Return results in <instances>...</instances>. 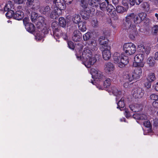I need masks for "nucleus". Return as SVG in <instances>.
Masks as SVG:
<instances>
[{"instance_id": "nucleus-1", "label": "nucleus", "mask_w": 158, "mask_h": 158, "mask_svg": "<svg viewBox=\"0 0 158 158\" xmlns=\"http://www.w3.org/2000/svg\"><path fill=\"white\" fill-rule=\"evenodd\" d=\"M98 49L97 41L92 40L88 42L86 48H85L82 52V56L84 61L82 63L87 68H89L93 65L99 59V55L96 54L93 57V54Z\"/></svg>"}, {"instance_id": "nucleus-2", "label": "nucleus", "mask_w": 158, "mask_h": 158, "mask_svg": "<svg viewBox=\"0 0 158 158\" xmlns=\"http://www.w3.org/2000/svg\"><path fill=\"white\" fill-rule=\"evenodd\" d=\"M140 53L136 55L134 57L133 65L135 67H143L144 65L143 62L145 54L148 55L151 50V48L148 46H144L143 45H139L138 48Z\"/></svg>"}, {"instance_id": "nucleus-3", "label": "nucleus", "mask_w": 158, "mask_h": 158, "mask_svg": "<svg viewBox=\"0 0 158 158\" xmlns=\"http://www.w3.org/2000/svg\"><path fill=\"white\" fill-rule=\"evenodd\" d=\"M100 0H81V5L85 9L81 13L84 19H87L90 13V10L88 7L89 5L92 7H98Z\"/></svg>"}, {"instance_id": "nucleus-4", "label": "nucleus", "mask_w": 158, "mask_h": 158, "mask_svg": "<svg viewBox=\"0 0 158 158\" xmlns=\"http://www.w3.org/2000/svg\"><path fill=\"white\" fill-rule=\"evenodd\" d=\"M91 73L93 78L95 79L94 81H99L105 80L104 82L103 85L105 88H108L110 85L111 80L110 78H106L103 73L100 71H98L94 69L91 70Z\"/></svg>"}, {"instance_id": "nucleus-5", "label": "nucleus", "mask_w": 158, "mask_h": 158, "mask_svg": "<svg viewBox=\"0 0 158 158\" xmlns=\"http://www.w3.org/2000/svg\"><path fill=\"white\" fill-rule=\"evenodd\" d=\"M134 14L131 13L127 15L126 17L125 22H124L123 27L125 29H127L130 31H132L134 33L136 30V26L131 25V21L134 19Z\"/></svg>"}, {"instance_id": "nucleus-6", "label": "nucleus", "mask_w": 158, "mask_h": 158, "mask_svg": "<svg viewBox=\"0 0 158 158\" xmlns=\"http://www.w3.org/2000/svg\"><path fill=\"white\" fill-rule=\"evenodd\" d=\"M123 51L128 55H131L134 54L136 51V46L132 43L125 44L123 46Z\"/></svg>"}, {"instance_id": "nucleus-7", "label": "nucleus", "mask_w": 158, "mask_h": 158, "mask_svg": "<svg viewBox=\"0 0 158 158\" xmlns=\"http://www.w3.org/2000/svg\"><path fill=\"white\" fill-rule=\"evenodd\" d=\"M56 5V2L55 3L54 1L53 5L52 7L53 10L52 11L50 15V18L52 19H56L61 15L62 13L61 10L57 6H55Z\"/></svg>"}, {"instance_id": "nucleus-8", "label": "nucleus", "mask_w": 158, "mask_h": 158, "mask_svg": "<svg viewBox=\"0 0 158 158\" xmlns=\"http://www.w3.org/2000/svg\"><path fill=\"white\" fill-rule=\"evenodd\" d=\"M118 61L116 63L118 64V66L120 68H122L128 63L129 59L127 56H125L124 54L122 53Z\"/></svg>"}, {"instance_id": "nucleus-9", "label": "nucleus", "mask_w": 158, "mask_h": 158, "mask_svg": "<svg viewBox=\"0 0 158 158\" xmlns=\"http://www.w3.org/2000/svg\"><path fill=\"white\" fill-rule=\"evenodd\" d=\"M114 7L111 4H107L106 10L112 18L114 19H117L118 16L115 10H114Z\"/></svg>"}, {"instance_id": "nucleus-10", "label": "nucleus", "mask_w": 158, "mask_h": 158, "mask_svg": "<svg viewBox=\"0 0 158 158\" xmlns=\"http://www.w3.org/2000/svg\"><path fill=\"white\" fill-rule=\"evenodd\" d=\"M133 80L131 74H127L123 76V81L124 82V86L125 88L128 87L129 83L132 81Z\"/></svg>"}, {"instance_id": "nucleus-11", "label": "nucleus", "mask_w": 158, "mask_h": 158, "mask_svg": "<svg viewBox=\"0 0 158 158\" xmlns=\"http://www.w3.org/2000/svg\"><path fill=\"white\" fill-rule=\"evenodd\" d=\"M132 94L135 98H140L143 95V90L140 88H135L132 91Z\"/></svg>"}, {"instance_id": "nucleus-12", "label": "nucleus", "mask_w": 158, "mask_h": 158, "mask_svg": "<svg viewBox=\"0 0 158 158\" xmlns=\"http://www.w3.org/2000/svg\"><path fill=\"white\" fill-rule=\"evenodd\" d=\"M115 69L113 64L111 62H108L105 64L104 70L107 73L111 74L112 73Z\"/></svg>"}, {"instance_id": "nucleus-13", "label": "nucleus", "mask_w": 158, "mask_h": 158, "mask_svg": "<svg viewBox=\"0 0 158 158\" xmlns=\"http://www.w3.org/2000/svg\"><path fill=\"white\" fill-rule=\"evenodd\" d=\"M142 73V70L140 68H136L132 72L131 74L133 80L139 79L141 76Z\"/></svg>"}, {"instance_id": "nucleus-14", "label": "nucleus", "mask_w": 158, "mask_h": 158, "mask_svg": "<svg viewBox=\"0 0 158 158\" xmlns=\"http://www.w3.org/2000/svg\"><path fill=\"white\" fill-rule=\"evenodd\" d=\"M98 40L100 44L102 45V49H104L106 48H110V46L108 45V40L105 38V36H101L99 39Z\"/></svg>"}, {"instance_id": "nucleus-15", "label": "nucleus", "mask_w": 158, "mask_h": 158, "mask_svg": "<svg viewBox=\"0 0 158 158\" xmlns=\"http://www.w3.org/2000/svg\"><path fill=\"white\" fill-rule=\"evenodd\" d=\"M110 48H105L102 51V54L103 59L105 60H108L111 57V53L110 51Z\"/></svg>"}, {"instance_id": "nucleus-16", "label": "nucleus", "mask_w": 158, "mask_h": 158, "mask_svg": "<svg viewBox=\"0 0 158 158\" xmlns=\"http://www.w3.org/2000/svg\"><path fill=\"white\" fill-rule=\"evenodd\" d=\"M142 106L139 104H131L129 105L131 110L133 112H138L141 110Z\"/></svg>"}, {"instance_id": "nucleus-17", "label": "nucleus", "mask_w": 158, "mask_h": 158, "mask_svg": "<svg viewBox=\"0 0 158 158\" xmlns=\"http://www.w3.org/2000/svg\"><path fill=\"white\" fill-rule=\"evenodd\" d=\"M24 16V13L21 10H17L14 15V18L18 20L22 19Z\"/></svg>"}, {"instance_id": "nucleus-18", "label": "nucleus", "mask_w": 158, "mask_h": 158, "mask_svg": "<svg viewBox=\"0 0 158 158\" xmlns=\"http://www.w3.org/2000/svg\"><path fill=\"white\" fill-rule=\"evenodd\" d=\"M133 117L135 119L141 120L147 119L148 117L145 114H135L133 115Z\"/></svg>"}, {"instance_id": "nucleus-19", "label": "nucleus", "mask_w": 158, "mask_h": 158, "mask_svg": "<svg viewBox=\"0 0 158 158\" xmlns=\"http://www.w3.org/2000/svg\"><path fill=\"white\" fill-rule=\"evenodd\" d=\"M111 92L113 94L116 96V100H118L122 94L121 91L118 90L114 86L111 88Z\"/></svg>"}, {"instance_id": "nucleus-20", "label": "nucleus", "mask_w": 158, "mask_h": 158, "mask_svg": "<svg viewBox=\"0 0 158 158\" xmlns=\"http://www.w3.org/2000/svg\"><path fill=\"white\" fill-rule=\"evenodd\" d=\"M51 9L48 6H46L41 7L39 8V11L41 13L45 14L48 15L50 12Z\"/></svg>"}, {"instance_id": "nucleus-21", "label": "nucleus", "mask_w": 158, "mask_h": 158, "mask_svg": "<svg viewBox=\"0 0 158 158\" xmlns=\"http://www.w3.org/2000/svg\"><path fill=\"white\" fill-rule=\"evenodd\" d=\"M25 27L27 30L30 33H32L35 29L34 25L31 23L26 25Z\"/></svg>"}, {"instance_id": "nucleus-22", "label": "nucleus", "mask_w": 158, "mask_h": 158, "mask_svg": "<svg viewBox=\"0 0 158 158\" xmlns=\"http://www.w3.org/2000/svg\"><path fill=\"white\" fill-rule=\"evenodd\" d=\"M147 81L150 82L153 81L156 79L155 74L152 73H149L147 77Z\"/></svg>"}, {"instance_id": "nucleus-23", "label": "nucleus", "mask_w": 158, "mask_h": 158, "mask_svg": "<svg viewBox=\"0 0 158 158\" xmlns=\"http://www.w3.org/2000/svg\"><path fill=\"white\" fill-rule=\"evenodd\" d=\"M13 8V5L12 2L8 1L5 7L4 10L6 11L7 10H12L11 9Z\"/></svg>"}, {"instance_id": "nucleus-24", "label": "nucleus", "mask_w": 158, "mask_h": 158, "mask_svg": "<svg viewBox=\"0 0 158 158\" xmlns=\"http://www.w3.org/2000/svg\"><path fill=\"white\" fill-rule=\"evenodd\" d=\"M79 31L78 30H75L74 32L72 38L73 41L75 42H78L79 41Z\"/></svg>"}, {"instance_id": "nucleus-25", "label": "nucleus", "mask_w": 158, "mask_h": 158, "mask_svg": "<svg viewBox=\"0 0 158 158\" xmlns=\"http://www.w3.org/2000/svg\"><path fill=\"white\" fill-rule=\"evenodd\" d=\"M117 108H119L121 110V108H123L125 106V103L124 102V98H121L120 100L117 103Z\"/></svg>"}, {"instance_id": "nucleus-26", "label": "nucleus", "mask_w": 158, "mask_h": 158, "mask_svg": "<svg viewBox=\"0 0 158 158\" xmlns=\"http://www.w3.org/2000/svg\"><path fill=\"white\" fill-rule=\"evenodd\" d=\"M121 56V54L117 52L114 53L113 56V59L114 62L116 63L117 62L119 61V59L120 58Z\"/></svg>"}, {"instance_id": "nucleus-27", "label": "nucleus", "mask_w": 158, "mask_h": 158, "mask_svg": "<svg viewBox=\"0 0 158 158\" xmlns=\"http://www.w3.org/2000/svg\"><path fill=\"white\" fill-rule=\"evenodd\" d=\"M116 10L117 12L119 13H123L127 10L124 7L120 6H118L116 7Z\"/></svg>"}, {"instance_id": "nucleus-28", "label": "nucleus", "mask_w": 158, "mask_h": 158, "mask_svg": "<svg viewBox=\"0 0 158 158\" xmlns=\"http://www.w3.org/2000/svg\"><path fill=\"white\" fill-rule=\"evenodd\" d=\"M59 21V25L61 27H64L65 26L66 23V21L63 17L60 18Z\"/></svg>"}, {"instance_id": "nucleus-29", "label": "nucleus", "mask_w": 158, "mask_h": 158, "mask_svg": "<svg viewBox=\"0 0 158 158\" xmlns=\"http://www.w3.org/2000/svg\"><path fill=\"white\" fill-rule=\"evenodd\" d=\"M99 6L100 9L103 11H105L106 10V4L105 2H101V1L100 0V2L99 3Z\"/></svg>"}, {"instance_id": "nucleus-30", "label": "nucleus", "mask_w": 158, "mask_h": 158, "mask_svg": "<svg viewBox=\"0 0 158 158\" xmlns=\"http://www.w3.org/2000/svg\"><path fill=\"white\" fill-rule=\"evenodd\" d=\"M142 7L146 11H148L150 10V5L147 2H144L141 4Z\"/></svg>"}, {"instance_id": "nucleus-31", "label": "nucleus", "mask_w": 158, "mask_h": 158, "mask_svg": "<svg viewBox=\"0 0 158 158\" xmlns=\"http://www.w3.org/2000/svg\"><path fill=\"white\" fill-rule=\"evenodd\" d=\"M38 15L37 13L35 12H32L31 15V21L33 22H35L37 20Z\"/></svg>"}, {"instance_id": "nucleus-32", "label": "nucleus", "mask_w": 158, "mask_h": 158, "mask_svg": "<svg viewBox=\"0 0 158 158\" xmlns=\"http://www.w3.org/2000/svg\"><path fill=\"white\" fill-rule=\"evenodd\" d=\"M82 32L85 31L86 30L85 23V22H80V29Z\"/></svg>"}, {"instance_id": "nucleus-33", "label": "nucleus", "mask_w": 158, "mask_h": 158, "mask_svg": "<svg viewBox=\"0 0 158 158\" xmlns=\"http://www.w3.org/2000/svg\"><path fill=\"white\" fill-rule=\"evenodd\" d=\"M7 12L6 14V16L8 18H10L12 17L14 18V12L12 10H7Z\"/></svg>"}, {"instance_id": "nucleus-34", "label": "nucleus", "mask_w": 158, "mask_h": 158, "mask_svg": "<svg viewBox=\"0 0 158 158\" xmlns=\"http://www.w3.org/2000/svg\"><path fill=\"white\" fill-rule=\"evenodd\" d=\"M154 60L153 59L152 57H150L148 58L147 60L148 64L150 66H153L154 64Z\"/></svg>"}, {"instance_id": "nucleus-35", "label": "nucleus", "mask_w": 158, "mask_h": 158, "mask_svg": "<svg viewBox=\"0 0 158 158\" xmlns=\"http://www.w3.org/2000/svg\"><path fill=\"white\" fill-rule=\"evenodd\" d=\"M134 21L136 24H138L140 23L142 21L139 17L138 15H135L134 14Z\"/></svg>"}, {"instance_id": "nucleus-36", "label": "nucleus", "mask_w": 158, "mask_h": 158, "mask_svg": "<svg viewBox=\"0 0 158 158\" xmlns=\"http://www.w3.org/2000/svg\"><path fill=\"white\" fill-rule=\"evenodd\" d=\"M150 118L149 117L148 118V120L146 121H145L143 123V125L144 126H145V127H147L149 128L151 127L152 126V124H151V120H150L151 119V118Z\"/></svg>"}, {"instance_id": "nucleus-37", "label": "nucleus", "mask_w": 158, "mask_h": 158, "mask_svg": "<svg viewBox=\"0 0 158 158\" xmlns=\"http://www.w3.org/2000/svg\"><path fill=\"white\" fill-rule=\"evenodd\" d=\"M151 124L154 127L158 126V119L157 118L153 119L151 118L150 119Z\"/></svg>"}, {"instance_id": "nucleus-38", "label": "nucleus", "mask_w": 158, "mask_h": 158, "mask_svg": "<svg viewBox=\"0 0 158 158\" xmlns=\"http://www.w3.org/2000/svg\"><path fill=\"white\" fill-rule=\"evenodd\" d=\"M79 15H76L73 17V22L76 24H77L78 27H79Z\"/></svg>"}, {"instance_id": "nucleus-39", "label": "nucleus", "mask_w": 158, "mask_h": 158, "mask_svg": "<svg viewBox=\"0 0 158 158\" xmlns=\"http://www.w3.org/2000/svg\"><path fill=\"white\" fill-rule=\"evenodd\" d=\"M53 35L55 39L56 37L59 38L60 35V32L59 31V30L53 31Z\"/></svg>"}, {"instance_id": "nucleus-40", "label": "nucleus", "mask_w": 158, "mask_h": 158, "mask_svg": "<svg viewBox=\"0 0 158 158\" xmlns=\"http://www.w3.org/2000/svg\"><path fill=\"white\" fill-rule=\"evenodd\" d=\"M127 29L128 30V31L130 33L129 34V37H130V38L132 40L134 39L135 38V35L136 34L137 30H136L135 33H134L132 31H129L128 30V29Z\"/></svg>"}, {"instance_id": "nucleus-41", "label": "nucleus", "mask_w": 158, "mask_h": 158, "mask_svg": "<svg viewBox=\"0 0 158 158\" xmlns=\"http://www.w3.org/2000/svg\"><path fill=\"white\" fill-rule=\"evenodd\" d=\"M91 37V34L90 32H87L83 35L84 40H87Z\"/></svg>"}, {"instance_id": "nucleus-42", "label": "nucleus", "mask_w": 158, "mask_h": 158, "mask_svg": "<svg viewBox=\"0 0 158 158\" xmlns=\"http://www.w3.org/2000/svg\"><path fill=\"white\" fill-rule=\"evenodd\" d=\"M52 27L53 29L54 30H57L58 29V24L57 22H53L52 24Z\"/></svg>"}, {"instance_id": "nucleus-43", "label": "nucleus", "mask_w": 158, "mask_h": 158, "mask_svg": "<svg viewBox=\"0 0 158 158\" xmlns=\"http://www.w3.org/2000/svg\"><path fill=\"white\" fill-rule=\"evenodd\" d=\"M158 30V26L155 25L152 28V32L154 34H156L157 33Z\"/></svg>"}, {"instance_id": "nucleus-44", "label": "nucleus", "mask_w": 158, "mask_h": 158, "mask_svg": "<svg viewBox=\"0 0 158 158\" xmlns=\"http://www.w3.org/2000/svg\"><path fill=\"white\" fill-rule=\"evenodd\" d=\"M138 15L140 18V19L141 20V21L143 20L146 17V14L144 13H141L138 14Z\"/></svg>"}, {"instance_id": "nucleus-45", "label": "nucleus", "mask_w": 158, "mask_h": 158, "mask_svg": "<svg viewBox=\"0 0 158 158\" xmlns=\"http://www.w3.org/2000/svg\"><path fill=\"white\" fill-rule=\"evenodd\" d=\"M150 98L152 100L156 101L158 100V95L152 94L150 95Z\"/></svg>"}, {"instance_id": "nucleus-46", "label": "nucleus", "mask_w": 158, "mask_h": 158, "mask_svg": "<svg viewBox=\"0 0 158 158\" xmlns=\"http://www.w3.org/2000/svg\"><path fill=\"white\" fill-rule=\"evenodd\" d=\"M122 4L125 6L124 7L127 10L129 7L128 4L127 0H123L122 2Z\"/></svg>"}, {"instance_id": "nucleus-47", "label": "nucleus", "mask_w": 158, "mask_h": 158, "mask_svg": "<svg viewBox=\"0 0 158 158\" xmlns=\"http://www.w3.org/2000/svg\"><path fill=\"white\" fill-rule=\"evenodd\" d=\"M68 44L69 47L71 49H73L74 47V45L73 43L71 41H69L68 42Z\"/></svg>"}, {"instance_id": "nucleus-48", "label": "nucleus", "mask_w": 158, "mask_h": 158, "mask_svg": "<svg viewBox=\"0 0 158 158\" xmlns=\"http://www.w3.org/2000/svg\"><path fill=\"white\" fill-rule=\"evenodd\" d=\"M34 1V0H27L26 5L27 6H31L33 5Z\"/></svg>"}, {"instance_id": "nucleus-49", "label": "nucleus", "mask_w": 158, "mask_h": 158, "mask_svg": "<svg viewBox=\"0 0 158 158\" xmlns=\"http://www.w3.org/2000/svg\"><path fill=\"white\" fill-rule=\"evenodd\" d=\"M35 36V39L37 41L40 40L43 38V36L39 34H37Z\"/></svg>"}, {"instance_id": "nucleus-50", "label": "nucleus", "mask_w": 158, "mask_h": 158, "mask_svg": "<svg viewBox=\"0 0 158 158\" xmlns=\"http://www.w3.org/2000/svg\"><path fill=\"white\" fill-rule=\"evenodd\" d=\"M44 18L43 17L39 16L37 20L40 22L41 24H42V23L44 22Z\"/></svg>"}, {"instance_id": "nucleus-51", "label": "nucleus", "mask_w": 158, "mask_h": 158, "mask_svg": "<svg viewBox=\"0 0 158 158\" xmlns=\"http://www.w3.org/2000/svg\"><path fill=\"white\" fill-rule=\"evenodd\" d=\"M92 25L94 27H96L98 25V21L97 19H95L92 20Z\"/></svg>"}, {"instance_id": "nucleus-52", "label": "nucleus", "mask_w": 158, "mask_h": 158, "mask_svg": "<svg viewBox=\"0 0 158 158\" xmlns=\"http://www.w3.org/2000/svg\"><path fill=\"white\" fill-rule=\"evenodd\" d=\"M23 23L25 25V26H26V25L28 24H30V23H28V21H29V19L27 18H25L23 20Z\"/></svg>"}, {"instance_id": "nucleus-53", "label": "nucleus", "mask_w": 158, "mask_h": 158, "mask_svg": "<svg viewBox=\"0 0 158 158\" xmlns=\"http://www.w3.org/2000/svg\"><path fill=\"white\" fill-rule=\"evenodd\" d=\"M153 106L156 108H158V100L154 101L152 103Z\"/></svg>"}, {"instance_id": "nucleus-54", "label": "nucleus", "mask_w": 158, "mask_h": 158, "mask_svg": "<svg viewBox=\"0 0 158 158\" xmlns=\"http://www.w3.org/2000/svg\"><path fill=\"white\" fill-rule=\"evenodd\" d=\"M125 114L127 118L130 117L131 115L130 114L129 112L127 110H125Z\"/></svg>"}, {"instance_id": "nucleus-55", "label": "nucleus", "mask_w": 158, "mask_h": 158, "mask_svg": "<svg viewBox=\"0 0 158 158\" xmlns=\"http://www.w3.org/2000/svg\"><path fill=\"white\" fill-rule=\"evenodd\" d=\"M112 2L113 4L116 5L118 4L119 0H112Z\"/></svg>"}, {"instance_id": "nucleus-56", "label": "nucleus", "mask_w": 158, "mask_h": 158, "mask_svg": "<svg viewBox=\"0 0 158 158\" xmlns=\"http://www.w3.org/2000/svg\"><path fill=\"white\" fill-rule=\"evenodd\" d=\"M136 0H129L130 4L132 6H134L136 4Z\"/></svg>"}, {"instance_id": "nucleus-57", "label": "nucleus", "mask_w": 158, "mask_h": 158, "mask_svg": "<svg viewBox=\"0 0 158 158\" xmlns=\"http://www.w3.org/2000/svg\"><path fill=\"white\" fill-rule=\"evenodd\" d=\"M153 87L156 91H158V82L155 84Z\"/></svg>"}, {"instance_id": "nucleus-58", "label": "nucleus", "mask_w": 158, "mask_h": 158, "mask_svg": "<svg viewBox=\"0 0 158 158\" xmlns=\"http://www.w3.org/2000/svg\"><path fill=\"white\" fill-rule=\"evenodd\" d=\"M16 2L18 4H21L23 3L24 1V0H16Z\"/></svg>"}, {"instance_id": "nucleus-59", "label": "nucleus", "mask_w": 158, "mask_h": 158, "mask_svg": "<svg viewBox=\"0 0 158 158\" xmlns=\"http://www.w3.org/2000/svg\"><path fill=\"white\" fill-rule=\"evenodd\" d=\"M154 58L156 60H158V51L155 53Z\"/></svg>"}, {"instance_id": "nucleus-60", "label": "nucleus", "mask_w": 158, "mask_h": 158, "mask_svg": "<svg viewBox=\"0 0 158 158\" xmlns=\"http://www.w3.org/2000/svg\"><path fill=\"white\" fill-rule=\"evenodd\" d=\"M64 1L66 4H70L73 0H64Z\"/></svg>"}, {"instance_id": "nucleus-61", "label": "nucleus", "mask_w": 158, "mask_h": 158, "mask_svg": "<svg viewBox=\"0 0 158 158\" xmlns=\"http://www.w3.org/2000/svg\"><path fill=\"white\" fill-rule=\"evenodd\" d=\"M62 35L63 36V38L64 40H67V35L66 34H62Z\"/></svg>"}, {"instance_id": "nucleus-62", "label": "nucleus", "mask_w": 158, "mask_h": 158, "mask_svg": "<svg viewBox=\"0 0 158 158\" xmlns=\"http://www.w3.org/2000/svg\"><path fill=\"white\" fill-rule=\"evenodd\" d=\"M136 4L137 5H139L141 3L143 0H136Z\"/></svg>"}, {"instance_id": "nucleus-63", "label": "nucleus", "mask_w": 158, "mask_h": 158, "mask_svg": "<svg viewBox=\"0 0 158 158\" xmlns=\"http://www.w3.org/2000/svg\"><path fill=\"white\" fill-rule=\"evenodd\" d=\"M96 87L97 88H98L99 89H102L103 88L99 84H97L96 85Z\"/></svg>"}, {"instance_id": "nucleus-64", "label": "nucleus", "mask_w": 158, "mask_h": 158, "mask_svg": "<svg viewBox=\"0 0 158 158\" xmlns=\"http://www.w3.org/2000/svg\"><path fill=\"white\" fill-rule=\"evenodd\" d=\"M155 16L156 18L158 20V13H155Z\"/></svg>"}]
</instances>
